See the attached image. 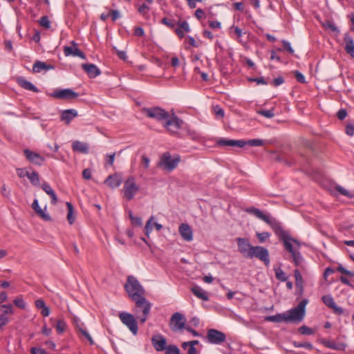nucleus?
Here are the masks:
<instances>
[{
  "instance_id": "f257e3e1",
  "label": "nucleus",
  "mask_w": 354,
  "mask_h": 354,
  "mask_svg": "<svg viewBox=\"0 0 354 354\" xmlns=\"http://www.w3.org/2000/svg\"><path fill=\"white\" fill-rule=\"evenodd\" d=\"M245 212L254 215L268 224L276 235L279 236V239L283 241L285 249L292 254V261L295 266H298L301 263L303 258L300 252L297 250L300 248L299 242L297 239H293L287 231L284 230L279 222L254 207L246 208Z\"/></svg>"
},
{
  "instance_id": "f03ea898",
  "label": "nucleus",
  "mask_w": 354,
  "mask_h": 354,
  "mask_svg": "<svg viewBox=\"0 0 354 354\" xmlns=\"http://www.w3.org/2000/svg\"><path fill=\"white\" fill-rule=\"evenodd\" d=\"M124 288L129 296L138 306L146 304L145 298L143 297L144 289L136 278L129 276Z\"/></svg>"
},
{
  "instance_id": "7ed1b4c3",
  "label": "nucleus",
  "mask_w": 354,
  "mask_h": 354,
  "mask_svg": "<svg viewBox=\"0 0 354 354\" xmlns=\"http://www.w3.org/2000/svg\"><path fill=\"white\" fill-rule=\"evenodd\" d=\"M308 304L307 299L301 300L297 307L290 309L285 313L286 322L298 323L304 319L306 313V306Z\"/></svg>"
},
{
  "instance_id": "20e7f679",
  "label": "nucleus",
  "mask_w": 354,
  "mask_h": 354,
  "mask_svg": "<svg viewBox=\"0 0 354 354\" xmlns=\"http://www.w3.org/2000/svg\"><path fill=\"white\" fill-rule=\"evenodd\" d=\"M217 144L220 146L237 147L242 148L246 145L252 147L262 146L264 145V141L261 139H251L247 141L243 140L221 139L217 142Z\"/></svg>"
},
{
  "instance_id": "39448f33",
  "label": "nucleus",
  "mask_w": 354,
  "mask_h": 354,
  "mask_svg": "<svg viewBox=\"0 0 354 354\" xmlns=\"http://www.w3.org/2000/svg\"><path fill=\"white\" fill-rule=\"evenodd\" d=\"M139 189L140 187L136 183L135 177L131 176L124 181L122 192L123 193L124 198L127 201H131L138 192Z\"/></svg>"
},
{
  "instance_id": "423d86ee",
  "label": "nucleus",
  "mask_w": 354,
  "mask_h": 354,
  "mask_svg": "<svg viewBox=\"0 0 354 354\" xmlns=\"http://www.w3.org/2000/svg\"><path fill=\"white\" fill-rule=\"evenodd\" d=\"M253 258H257L261 261L263 262L266 266H268L270 264L269 251L267 248L263 246H252L246 259Z\"/></svg>"
},
{
  "instance_id": "0eeeda50",
  "label": "nucleus",
  "mask_w": 354,
  "mask_h": 354,
  "mask_svg": "<svg viewBox=\"0 0 354 354\" xmlns=\"http://www.w3.org/2000/svg\"><path fill=\"white\" fill-rule=\"evenodd\" d=\"M142 113L146 114L148 118L158 121H165L169 117V113L159 106L143 108L142 109Z\"/></svg>"
},
{
  "instance_id": "6e6552de",
  "label": "nucleus",
  "mask_w": 354,
  "mask_h": 354,
  "mask_svg": "<svg viewBox=\"0 0 354 354\" xmlns=\"http://www.w3.org/2000/svg\"><path fill=\"white\" fill-rule=\"evenodd\" d=\"M119 318L129 329L134 335H137L138 328L135 317L129 313H120Z\"/></svg>"
},
{
  "instance_id": "1a4fd4ad",
  "label": "nucleus",
  "mask_w": 354,
  "mask_h": 354,
  "mask_svg": "<svg viewBox=\"0 0 354 354\" xmlns=\"http://www.w3.org/2000/svg\"><path fill=\"white\" fill-rule=\"evenodd\" d=\"M0 309V330H3L10 322V316L14 314L13 306L9 304H2Z\"/></svg>"
},
{
  "instance_id": "9d476101",
  "label": "nucleus",
  "mask_w": 354,
  "mask_h": 354,
  "mask_svg": "<svg viewBox=\"0 0 354 354\" xmlns=\"http://www.w3.org/2000/svg\"><path fill=\"white\" fill-rule=\"evenodd\" d=\"M179 162V156L172 158L169 153L166 152L163 153L161 157L160 166L162 167L165 169L171 171L178 166Z\"/></svg>"
},
{
  "instance_id": "9b49d317",
  "label": "nucleus",
  "mask_w": 354,
  "mask_h": 354,
  "mask_svg": "<svg viewBox=\"0 0 354 354\" xmlns=\"http://www.w3.org/2000/svg\"><path fill=\"white\" fill-rule=\"evenodd\" d=\"M206 337L208 342L212 344H221L226 340V335L224 333L213 328L207 330Z\"/></svg>"
},
{
  "instance_id": "f8f14e48",
  "label": "nucleus",
  "mask_w": 354,
  "mask_h": 354,
  "mask_svg": "<svg viewBox=\"0 0 354 354\" xmlns=\"http://www.w3.org/2000/svg\"><path fill=\"white\" fill-rule=\"evenodd\" d=\"M165 121V127L172 134L176 133L181 128L183 123V120L179 119L174 114H173L171 117L169 115L168 119H166Z\"/></svg>"
},
{
  "instance_id": "ddd939ff",
  "label": "nucleus",
  "mask_w": 354,
  "mask_h": 354,
  "mask_svg": "<svg viewBox=\"0 0 354 354\" xmlns=\"http://www.w3.org/2000/svg\"><path fill=\"white\" fill-rule=\"evenodd\" d=\"M170 328L173 331H178L185 328L186 319L180 313H175L170 319Z\"/></svg>"
},
{
  "instance_id": "4468645a",
  "label": "nucleus",
  "mask_w": 354,
  "mask_h": 354,
  "mask_svg": "<svg viewBox=\"0 0 354 354\" xmlns=\"http://www.w3.org/2000/svg\"><path fill=\"white\" fill-rule=\"evenodd\" d=\"M145 304L138 306L136 304V313L138 315L137 317L140 319L141 323H145L147 319L151 310V304L145 299Z\"/></svg>"
},
{
  "instance_id": "2eb2a0df",
  "label": "nucleus",
  "mask_w": 354,
  "mask_h": 354,
  "mask_svg": "<svg viewBox=\"0 0 354 354\" xmlns=\"http://www.w3.org/2000/svg\"><path fill=\"white\" fill-rule=\"evenodd\" d=\"M79 93L73 91L71 88H64L55 90L52 96L61 100H73L79 97Z\"/></svg>"
},
{
  "instance_id": "dca6fc26",
  "label": "nucleus",
  "mask_w": 354,
  "mask_h": 354,
  "mask_svg": "<svg viewBox=\"0 0 354 354\" xmlns=\"http://www.w3.org/2000/svg\"><path fill=\"white\" fill-rule=\"evenodd\" d=\"M322 300L324 302V304L328 307L329 308L332 309L334 312V313L337 315H342L344 313V310L342 308L339 307L335 304L333 297L330 295H324L322 297Z\"/></svg>"
},
{
  "instance_id": "f3484780",
  "label": "nucleus",
  "mask_w": 354,
  "mask_h": 354,
  "mask_svg": "<svg viewBox=\"0 0 354 354\" xmlns=\"http://www.w3.org/2000/svg\"><path fill=\"white\" fill-rule=\"evenodd\" d=\"M236 242L239 251L245 258H246L252 246L249 240L248 239L238 237L236 239Z\"/></svg>"
},
{
  "instance_id": "a211bd4d",
  "label": "nucleus",
  "mask_w": 354,
  "mask_h": 354,
  "mask_svg": "<svg viewBox=\"0 0 354 354\" xmlns=\"http://www.w3.org/2000/svg\"><path fill=\"white\" fill-rule=\"evenodd\" d=\"M151 344L157 351H162L167 348V339L162 335H153L151 338Z\"/></svg>"
},
{
  "instance_id": "6ab92c4d",
  "label": "nucleus",
  "mask_w": 354,
  "mask_h": 354,
  "mask_svg": "<svg viewBox=\"0 0 354 354\" xmlns=\"http://www.w3.org/2000/svg\"><path fill=\"white\" fill-rule=\"evenodd\" d=\"M24 153L27 160L32 164L41 165L45 160L44 157L30 149H25Z\"/></svg>"
},
{
  "instance_id": "aec40b11",
  "label": "nucleus",
  "mask_w": 354,
  "mask_h": 354,
  "mask_svg": "<svg viewBox=\"0 0 354 354\" xmlns=\"http://www.w3.org/2000/svg\"><path fill=\"white\" fill-rule=\"evenodd\" d=\"M72 46H64V53L66 56L79 57L82 59H86L84 53L77 47V44L72 41Z\"/></svg>"
},
{
  "instance_id": "412c9836",
  "label": "nucleus",
  "mask_w": 354,
  "mask_h": 354,
  "mask_svg": "<svg viewBox=\"0 0 354 354\" xmlns=\"http://www.w3.org/2000/svg\"><path fill=\"white\" fill-rule=\"evenodd\" d=\"M32 208L34 209L35 214L42 218L44 221H51V216L46 212V207L44 209H41L39 205L37 199H35L32 204Z\"/></svg>"
},
{
  "instance_id": "4be33fe9",
  "label": "nucleus",
  "mask_w": 354,
  "mask_h": 354,
  "mask_svg": "<svg viewBox=\"0 0 354 354\" xmlns=\"http://www.w3.org/2000/svg\"><path fill=\"white\" fill-rule=\"evenodd\" d=\"M178 28H175L174 32L180 39L185 37V32H189L191 30L187 21L179 20L176 22Z\"/></svg>"
},
{
  "instance_id": "5701e85b",
  "label": "nucleus",
  "mask_w": 354,
  "mask_h": 354,
  "mask_svg": "<svg viewBox=\"0 0 354 354\" xmlns=\"http://www.w3.org/2000/svg\"><path fill=\"white\" fill-rule=\"evenodd\" d=\"M179 233L181 237L187 241H191L193 239V232L188 224L182 223L179 226Z\"/></svg>"
},
{
  "instance_id": "b1692460",
  "label": "nucleus",
  "mask_w": 354,
  "mask_h": 354,
  "mask_svg": "<svg viewBox=\"0 0 354 354\" xmlns=\"http://www.w3.org/2000/svg\"><path fill=\"white\" fill-rule=\"evenodd\" d=\"M122 182V176L118 174L109 175L105 180L104 183L111 189L118 187Z\"/></svg>"
},
{
  "instance_id": "393cba45",
  "label": "nucleus",
  "mask_w": 354,
  "mask_h": 354,
  "mask_svg": "<svg viewBox=\"0 0 354 354\" xmlns=\"http://www.w3.org/2000/svg\"><path fill=\"white\" fill-rule=\"evenodd\" d=\"M82 67L91 78L95 77L100 74V69L93 64H83Z\"/></svg>"
},
{
  "instance_id": "a878e982",
  "label": "nucleus",
  "mask_w": 354,
  "mask_h": 354,
  "mask_svg": "<svg viewBox=\"0 0 354 354\" xmlns=\"http://www.w3.org/2000/svg\"><path fill=\"white\" fill-rule=\"evenodd\" d=\"M77 116V111L75 109H66L61 114V120L68 124L75 118Z\"/></svg>"
},
{
  "instance_id": "bb28decb",
  "label": "nucleus",
  "mask_w": 354,
  "mask_h": 354,
  "mask_svg": "<svg viewBox=\"0 0 354 354\" xmlns=\"http://www.w3.org/2000/svg\"><path fill=\"white\" fill-rule=\"evenodd\" d=\"M72 149L74 151L86 154L88 153V145L86 142L75 140L72 144Z\"/></svg>"
},
{
  "instance_id": "cd10ccee",
  "label": "nucleus",
  "mask_w": 354,
  "mask_h": 354,
  "mask_svg": "<svg viewBox=\"0 0 354 354\" xmlns=\"http://www.w3.org/2000/svg\"><path fill=\"white\" fill-rule=\"evenodd\" d=\"M346 52L353 58H354V41L353 38L348 35L344 36Z\"/></svg>"
},
{
  "instance_id": "c85d7f7f",
  "label": "nucleus",
  "mask_w": 354,
  "mask_h": 354,
  "mask_svg": "<svg viewBox=\"0 0 354 354\" xmlns=\"http://www.w3.org/2000/svg\"><path fill=\"white\" fill-rule=\"evenodd\" d=\"M153 220H154V216H151L146 223L145 230V234L147 236H149V234L153 230V225L156 227V230H158V231H160L162 228V225L161 224H159L158 223H153Z\"/></svg>"
},
{
  "instance_id": "c756f323",
  "label": "nucleus",
  "mask_w": 354,
  "mask_h": 354,
  "mask_svg": "<svg viewBox=\"0 0 354 354\" xmlns=\"http://www.w3.org/2000/svg\"><path fill=\"white\" fill-rule=\"evenodd\" d=\"M54 67L52 65L46 64L45 62H41V61H37L32 66V71L34 73H39L42 70H50L53 69Z\"/></svg>"
},
{
  "instance_id": "7c9ffc66",
  "label": "nucleus",
  "mask_w": 354,
  "mask_h": 354,
  "mask_svg": "<svg viewBox=\"0 0 354 354\" xmlns=\"http://www.w3.org/2000/svg\"><path fill=\"white\" fill-rule=\"evenodd\" d=\"M322 344L327 348H332L337 351H344L346 348V344L344 343L337 344L332 341L323 340Z\"/></svg>"
},
{
  "instance_id": "2f4dec72",
  "label": "nucleus",
  "mask_w": 354,
  "mask_h": 354,
  "mask_svg": "<svg viewBox=\"0 0 354 354\" xmlns=\"http://www.w3.org/2000/svg\"><path fill=\"white\" fill-rule=\"evenodd\" d=\"M17 82L21 87L26 90L31 91L35 93H37L39 91L38 88L35 86L25 79L20 78L18 80Z\"/></svg>"
},
{
  "instance_id": "473e14b6",
  "label": "nucleus",
  "mask_w": 354,
  "mask_h": 354,
  "mask_svg": "<svg viewBox=\"0 0 354 354\" xmlns=\"http://www.w3.org/2000/svg\"><path fill=\"white\" fill-rule=\"evenodd\" d=\"M193 294L197 297L198 298L203 300L207 301L209 299L207 295L205 292L199 286H194L191 289Z\"/></svg>"
},
{
  "instance_id": "72a5a7b5",
  "label": "nucleus",
  "mask_w": 354,
  "mask_h": 354,
  "mask_svg": "<svg viewBox=\"0 0 354 354\" xmlns=\"http://www.w3.org/2000/svg\"><path fill=\"white\" fill-rule=\"evenodd\" d=\"M264 319H265V321L274 322V323H279V322H286L285 313H283V314L278 313L275 315L267 316L265 317Z\"/></svg>"
},
{
  "instance_id": "f704fd0d",
  "label": "nucleus",
  "mask_w": 354,
  "mask_h": 354,
  "mask_svg": "<svg viewBox=\"0 0 354 354\" xmlns=\"http://www.w3.org/2000/svg\"><path fill=\"white\" fill-rule=\"evenodd\" d=\"M66 206L68 209L67 220L71 225H73L75 221L73 206L70 202H66Z\"/></svg>"
},
{
  "instance_id": "c9c22d12",
  "label": "nucleus",
  "mask_w": 354,
  "mask_h": 354,
  "mask_svg": "<svg viewBox=\"0 0 354 354\" xmlns=\"http://www.w3.org/2000/svg\"><path fill=\"white\" fill-rule=\"evenodd\" d=\"M27 178L32 185L38 186L39 185V176L37 172H29Z\"/></svg>"
},
{
  "instance_id": "e433bc0d",
  "label": "nucleus",
  "mask_w": 354,
  "mask_h": 354,
  "mask_svg": "<svg viewBox=\"0 0 354 354\" xmlns=\"http://www.w3.org/2000/svg\"><path fill=\"white\" fill-rule=\"evenodd\" d=\"M294 275L295 277V285L297 287L302 288H303V279L301 274L299 270H295L294 271Z\"/></svg>"
},
{
  "instance_id": "4c0bfd02",
  "label": "nucleus",
  "mask_w": 354,
  "mask_h": 354,
  "mask_svg": "<svg viewBox=\"0 0 354 354\" xmlns=\"http://www.w3.org/2000/svg\"><path fill=\"white\" fill-rule=\"evenodd\" d=\"M276 278L281 281H286L288 279V277L286 273L281 269H274Z\"/></svg>"
},
{
  "instance_id": "58836bf2",
  "label": "nucleus",
  "mask_w": 354,
  "mask_h": 354,
  "mask_svg": "<svg viewBox=\"0 0 354 354\" xmlns=\"http://www.w3.org/2000/svg\"><path fill=\"white\" fill-rule=\"evenodd\" d=\"M165 354H180V350L176 345L170 344L165 349Z\"/></svg>"
},
{
  "instance_id": "ea45409f",
  "label": "nucleus",
  "mask_w": 354,
  "mask_h": 354,
  "mask_svg": "<svg viewBox=\"0 0 354 354\" xmlns=\"http://www.w3.org/2000/svg\"><path fill=\"white\" fill-rule=\"evenodd\" d=\"M55 327L58 333H62L66 330V324L63 319H59Z\"/></svg>"
},
{
  "instance_id": "a19ab883",
  "label": "nucleus",
  "mask_w": 354,
  "mask_h": 354,
  "mask_svg": "<svg viewBox=\"0 0 354 354\" xmlns=\"http://www.w3.org/2000/svg\"><path fill=\"white\" fill-rule=\"evenodd\" d=\"M39 24L41 26L49 29L50 28V21L47 16H43L39 19Z\"/></svg>"
},
{
  "instance_id": "79ce46f5",
  "label": "nucleus",
  "mask_w": 354,
  "mask_h": 354,
  "mask_svg": "<svg viewBox=\"0 0 354 354\" xmlns=\"http://www.w3.org/2000/svg\"><path fill=\"white\" fill-rule=\"evenodd\" d=\"M293 345L295 347H303L308 350H312L313 348V346L311 343L309 342H294Z\"/></svg>"
},
{
  "instance_id": "37998d69",
  "label": "nucleus",
  "mask_w": 354,
  "mask_h": 354,
  "mask_svg": "<svg viewBox=\"0 0 354 354\" xmlns=\"http://www.w3.org/2000/svg\"><path fill=\"white\" fill-rule=\"evenodd\" d=\"M335 189L336 191H337L339 194H342L343 196H347L350 198L353 197V195L351 194L348 190H346L343 187L339 185H336Z\"/></svg>"
},
{
  "instance_id": "c03bdc74",
  "label": "nucleus",
  "mask_w": 354,
  "mask_h": 354,
  "mask_svg": "<svg viewBox=\"0 0 354 354\" xmlns=\"http://www.w3.org/2000/svg\"><path fill=\"white\" fill-rule=\"evenodd\" d=\"M299 332L302 335H313L314 333V330L312 328H310L306 326H302L299 327Z\"/></svg>"
},
{
  "instance_id": "a18cd8bd",
  "label": "nucleus",
  "mask_w": 354,
  "mask_h": 354,
  "mask_svg": "<svg viewBox=\"0 0 354 354\" xmlns=\"http://www.w3.org/2000/svg\"><path fill=\"white\" fill-rule=\"evenodd\" d=\"M337 270L342 274H346V275L351 277H354V272L346 270L342 265H339V266H337Z\"/></svg>"
},
{
  "instance_id": "49530a36",
  "label": "nucleus",
  "mask_w": 354,
  "mask_h": 354,
  "mask_svg": "<svg viewBox=\"0 0 354 354\" xmlns=\"http://www.w3.org/2000/svg\"><path fill=\"white\" fill-rule=\"evenodd\" d=\"M13 302L16 306H17L18 308H19L21 309H24L26 308L25 301L23 299V298L21 297L15 299Z\"/></svg>"
},
{
  "instance_id": "de8ad7c7",
  "label": "nucleus",
  "mask_w": 354,
  "mask_h": 354,
  "mask_svg": "<svg viewBox=\"0 0 354 354\" xmlns=\"http://www.w3.org/2000/svg\"><path fill=\"white\" fill-rule=\"evenodd\" d=\"M256 235L260 243H263L270 236V233L266 232H257Z\"/></svg>"
},
{
  "instance_id": "09e8293b",
  "label": "nucleus",
  "mask_w": 354,
  "mask_h": 354,
  "mask_svg": "<svg viewBox=\"0 0 354 354\" xmlns=\"http://www.w3.org/2000/svg\"><path fill=\"white\" fill-rule=\"evenodd\" d=\"M161 23L170 28H174V26L176 25V23H174L173 20L167 17L162 18L161 20Z\"/></svg>"
},
{
  "instance_id": "8fccbe9b",
  "label": "nucleus",
  "mask_w": 354,
  "mask_h": 354,
  "mask_svg": "<svg viewBox=\"0 0 354 354\" xmlns=\"http://www.w3.org/2000/svg\"><path fill=\"white\" fill-rule=\"evenodd\" d=\"M214 111L215 115L217 117H218L220 118H222L224 117V111L219 106L217 105V106H214Z\"/></svg>"
},
{
  "instance_id": "3c124183",
  "label": "nucleus",
  "mask_w": 354,
  "mask_h": 354,
  "mask_svg": "<svg viewBox=\"0 0 354 354\" xmlns=\"http://www.w3.org/2000/svg\"><path fill=\"white\" fill-rule=\"evenodd\" d=\"M259 113L267 118H272L274 115V111L272 109L263 110V111H259Z\"/></svg>"
},
{
  "instance_id": "603ef678",
  "label": "nucleus",
  "mask_w": 354,
  "mask_h": 354,
  "mask_svg": "<svg viewBox=\"0 0 354 354\" xmlns=\"http://www.w3.org/2000/svg\"><path fill=\"white\" fill-rule=\"evenodd\" d=\"M141 163L144 168L147 169L149 167L150 160L147 156L143 155L141 158Z\"/></svg>"
},
{
  "instance_id": "864d4df0",
  "label": "nucleus",
  "mask_w": 354,
  "mask_h": 354,
  "mask_svg": "<svg viewBox=\"0 0 354 354\" xmlns=\"http://www.w3.org/2000/svg\"><path fill=\"white\" fill-rule=\"evenodd\" d=\"M28 173L29 171H27L25 168L17 169V176L21 178L25 176L28 177Z\"/></svg>"
},
{
  "instance_id": "5fc2aeb1",
  "label": "nucleus",
  "mask_w": 354,
  "mask_h": 354,
  "mask_svg": "<svg viewBox=\"0 0 354 354\" xmlns=\"http://www.w3.org/2000/svg\"><path fill=\"white\" fill-rule=\"evenodd\" d=\"M282 44H283V48L291 55L294 54V50L292 49V48L290 46V44L286 41V40H282Z\"/></svg>"
},
{
  "instance_id": "6e6d98bb",
  "label": "nucleus",
  "mask_w": 354,
  "mask_h": 354,
  "mask_svg": "<svg viewBox=\"0 0 354 354\" xmlns=\"http://www.w3.org/2000/svg\"><path fill=\"white\" fill-rule=\"evenodd\" d=\"M295 77L300 83H305L306 80L304 75L298 71H295Z\"/></svg>"
},
{
  "instance_id": "4d7b16f0",
  "label": "nucleus",
  "mask_w": 354,
  "mask_h": 354,
  "mask_svg": "<svg viewBox=\"0 0 354 354\" xmlns=\"http://www.w3.org/2000/svg\"><path fill=\"white\" fill-rule=\"evenodd\" d=\"M346 133L348 136H352L354 135V125L348 124L346 126Z\"/></svg>"
},
{
  "instance_id": "13d9d810",
  "label": "nucleus",
  "mask_w": 354,
  "mask_h": 354,
  "mask_svg": "<svg viewBox=\"0 0 354 354\" xmlns=\"http://www.w3.org/2000/svg\"><path fill=\"white\" fill-rule=\"evenodd\" d=\"M149 10V7L147 6L145 3L141 5L138 8V12L142 15H146Z\"/></svg>"
},
{
  "instance_id": "bf43d9fd",
  "label": "nucleus",
  "mask_w": 354,
  "mask_h": 354,
  "mask_svg": "<svg viewBox=\"0 0 354 354\" xmlns=\"http://www.w3.org/2000/svg\"><path fill=\"white\" fill-rule=\"evenodd\" d=\"M35 304L36 308L39 310H41L42 308H44V307L46 306L44 301L41 299L36 300L35 302Z\"/></svg>"
},
{
  "instance_id": "052dcab7",
  "label": "nucleus",
  "mask_w": 354,
  "mask_h": 354,
  "mask_svg": "<svg viewBox=\"0 0 354 354\" xmlns=\"http://www.w3.org/2000/svg\"><path fill=\"white\" fill-rule=\"evenodd\" d=\"M110 16H111V19L113 21L117 20L118 18L120 17V15L118 10H111L110 11Z\"/></svg>"
},
{
  "instance_id": "680f3d73",
  "label": "nucleus",
  "mask_w": 354,
  "mask_h": 354,
  "mask_svg": "<svg viewBox=\"0 0 354 354\" xmlns=\"http://www.w3.org/2000/svg\"><path fill=\"white\" fill-rule=\"evenodd\" d=\"M113 49L120 59H121L122 60H125L127 59V55H126L125 51L119 50L116 49V48H115V47L113 48Z\"/></svg>"
},
{
  "instance_id": "e2e57ef3",
  "label": "nucleus",
  "mask_w": 354,
  "mask_h": 354,
  "mask_svg": "<svg viewBox=\"0 0 354 354\" xmlns=\"http://www.w3.org/2000/svg\"><path fill=\"white\" fill-rule=\"evenodd\" d=\"M30 351L31 354H46V351L41 348L33 347Z\"/></svg>"
},
{
  "instance_id": "0e129e2a",
  "label": "nucleus",
  "mask_w": 354,
  "mask_h": 354,
  "mask_svg": "<svg viewBox=\"0 0 354 354\" xmlns=\"http://www.w3.org/2000/svg\"><path fill=\"white\" fill-rule=\"evenodd\" d=\"M347 115V112L345 109H340L338 111L337 113V116L339 120H344Z\"/></svg>"
},
{
  "instance_id": "69168bd1",
  "label": "nucleus",
  "mask_w": 354,
  "mask_h": 354,
  "mask_svg": "<svg viewBox=\"0 0 354 354\" xmlns=\"http://www.w3.org/2000/svg\"><path fill=\"white\" fill-rule=\"evenodd\" d=\"M1 194L6 198L10 196V189H7L6 185H2L1 188Z\"/></svg>"
},
{
  "instance_id": "338daca9",
  "label": "nucleus",
  "mask_w": 354,
  "mask_h": 354,
  "mask_svg": "<svg viewBox=\"0 0 354 354\" xmlns=\"http://www.w3.org/2000/svg\"><path fill=\"white\" fill-rule=\"evenodd\" d=\"M131 223L136 226H141L142 224V218L139 216H135L131 221Z\"/></svg>"
},
{
  "instance_id": "774afa93",
  "label": "nucleus",
  "mask_w": 354,
  "mask_h": 354,
  "mask_svg": "<svg viewBox=\"0 0 354 354\" xmlns=\"http://www.w3.org/2000/svg\"><path fill=\"white\" fill-rule=\"evenodd\" d=\"M209 26L213 29H219L221 26V23L218 21H210L209 22Z\"/></svg>"
}]
</instances>
